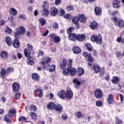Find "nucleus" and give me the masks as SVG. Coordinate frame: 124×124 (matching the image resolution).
I'll use <instances>...</instances> for the list:
<instances>
[{
  "mask_svg": "<svg viewBox=\"0 0 124 124\" xmlns=\"http://www.w3.org/2000/svg\"><path fill=\"white\" fill-rule=\"evenodd\" d=\"M28 119L27 118L24 116H21L18 118V121L21 122L22 123H23V122H26V123H28V121H27Z\"/></svg>",
  "mask_w": 124,
  "mask_h": 124,
  "instance_id": "obj_38",
  "label": "nucleus"
},
{
  "mask_svg": "<svg viewBox=\"0 0 124 124\" xmlns=\"http://www.w3.org/2000/svg\"><path fill=\"white\" fill-rule=\"evenodd\" d=\"M50 13L51 16H57L58 13H59V10L56 7H53L50 9Z\"/></svg>",
  "mask_w": 124,
  "mask_h": 124,
  "instance_id": "obj_12",
  "label": "nucleus"
},
{
  "mask_svg": "<svg viewBox=\"0 0 124 124\" xmlns=\"http://www.w3.org/2000/svg\"><path fill=\"white\" fill-rule=\"evenodd\" d=\"M66 60L63 59L62 61V63H61V68L62 69H63V68H65V66H66Z\"/></svg>",
  "mask_w": 124,
  "mask_h": 124,
  "instance_id": "obj_32",
  "label": "nucleus"
},
{
  "mask_svg": "<svg viewBox=\"0 0 124 124\" xmlns=\"http://www.w3.org/2000/svg\"><path fill=\"white\" fill-rule=\"evenodd\" d=\"M43 7V10L42 13V14L43 16H44V17H48L49 16V10L47 9H44V6Z\"/></svg>",
  "mask_w": 124,
  "mask_h": 124,
  "instance_id": "obj_21",
  "label": "nucleus"
},
{
  "mask_svg": "<svg viewBox=\"0 0 124 124\" xmlns=\"http://www.w3.org/2000/svg\"><path fill=\"white\" fill-rule=\"evenodd\" d=\"M72 62H73L72 59H70L68 60V62H67V63H69L67 65L68 67H72V64H71L72 63Z\"/></svg>",
  "mask_w": 124,
  "mask_h": 124,
  "instance_id": "obj_48",
  "label": "nucleus"
},
{
  "mask_svg": "<svg viewBox=\"0 0 124 124\" xmlns=\"http://www.w3.org/2000/svg\"><path fill=\"white\" fill-rule=\"evenodd\" d=\"M73 52L74 54H79V53H81V49L78 46H74L73 48Z\"/></svg>",
  "mask_w": 124,
  "mask_h": 124,
  "instance_id": "obj_22",
  "label": "nucleus"
},
{
  "mask_svg": "<svg viewBox=\"0 0 124 124\" xmlns=\"http://www.w3.org/2000/svg\"><path fill=\"white\" fill-rule=\"evenodd\" d=\"M94 12L95 15H101L102 11H101V8L98 7H96L94 8Z\"/></svg>",
  "mask_w": 124,
  "mask_h": 124,
  "instance_id": "obj_19",
  "label": "nucleus"
},
{
  "mask_svg": "<svg viewBox=\"0 0 124 124\" xmlns=\"http://www.w3.org/2000/svg\"><path fill=\"white\" fill-rule=\"evenodd\" d=\"M5 31L7 33H11V32H12V30L11 29L7 28Z\"/></svg>",
  "mask_w": 124,
  "mask_h": 124,
  "instance_id": "obj_56",
  "label": "nucleus"
},
{
  "mask_svg": "<svg viewBox=\"0 0 124 124\" xmlns=\"http://www.w3.org/2000/svg\"><path fill=\"white\" fill-rule=\"evenodd\" d=\"M50 36V38H53V40L55 43H58L59 41H61V38L59 36H56L55 34H52Z\"/></svg>",
  "mask_w": 124,
  "mask_h": 124,
  "instance_id": "obj_14",
  "label": "nucleus"
},
{
  "mask_svg": "<svg viewBox=\"0 0 124 124\" xmlns=\"http://www.w3.org/2000/svg\"><path fill=\"white\" fill-rule=\"evenodd\" d=\"M93 69L94 71L96 72V73H97L100 71V67H99L98 65H94L93 67Z\"/></svg>",
  "mask_w": 124,
  "mask_h": 124,
  "instance_id": "obj_36",
  "label": "nucleus"
},
{
  "mask_svg": "<svg viewBox=\"0 0 124 124\" xmlns=\"http://www.w3.org/2000/svg\"><path fill=\"white\" fill-rule=\"evenodd\" d=\"M64 18L65 19H69V18H71V15L70 14H67L64 16Z\"/></svg>",
  "mask_w": 124,
  "mask_h": 124,
  "instance_id": "obj_53",
  "label": "nucleus"
},
{
  "mask_svg": "<svg viewBox=\"0 0 124 124\" xmlns=\"http://www.w3.org/2000/svg\"><path fill=\"white\" fill-rule=\"evenodd\" d=\"M55 110L58 112H62V106L59 104L57 105L56 107H55Z\"/></svg>",
  "mask_w": 124,
  "mask_h": 124,
  "instance_id": "obj_33",
  "label": "nucleus"
},
{
  "mask_svg": "<svg viewBox=\"0 0 124 124\" xmlns=\"http://www.w3.org/2000/svg\"><path fill=\"white\" fill-rule=\"evenodd\" d=\"M85 74V71L82 68H78V76H82Z\"/></svg>",
  "mask_w": 124,
  "mask_h": 124,
  "instance_id": "obj_25",
  "label": "nucleus"
},
{
  "mask_svg": "<svg viewBox=\"0 0 124 124\" xmlns=\"http://www.w3.org/2000/svg\"><path fill=\"white\" fill-rule=\"evenodd\" d=\"M97 27H98V24L96 21H93L92 22H91L90 24V28L92 30H95L97 29Z\"/></svg>",
  "mask_w": 124,
  "mask_h": 124,
  "instance_id": "obj_17",
  "label": "nucleus"
},
{
  "mask_svg": "<svg viewBox=\"0 0 124 124\" xmlns=\"http://www.w3.org/2000/svg\"><path fill=\"white\" fill-rule=\"evenodd\" d=\"M117 41L118 43H121L122 42V44L124 43V39L121 37H118L117 39Z\"/></svg>",
  "mask_w": 124,
  "mask_h": 124,
  "instance_id": "obj_44",
  "label": "nucleus"
},
{
  "mask_svg": "<svg viewBox=\"0 0 124 124\" xmlns=\"http://www.w3.org/2000/svg\"><path fill=\"white\" fill-rule=\"evenodd\" d=\"M15 115H16V110L14 109H10L9 111L8 114L5 116V121L7 123H11V118H13Z\"/></svg>",
  "mask_w": 124,
  "mask_h": 124,
  "instance_id": "obj_2",
  "label": "nucleus"
},
{
  "mask_svg": "<svg viewBox=\"0 0 124 124\" xmlns=\"http://www.w3.org/2000/svg\"><path fill=\"white\" fill-rule=\"evenodd\" d=\"M30 110L31 111V112H35V111H36V107L33 105H32L30 107Z\"/></svg>",
  "mask_w": 124,
  "mask_h": 124,
  "instance_id": "obj_41",
  "label": "nucleus"
},
{
  "mask_svg": "<svg viewBox=\"0 0 124 124\" xmlns=\"http://www.w3.org/2000/svg\"><path fill=\"white\" fill-rule=\"evenodd\" d=\"M58 27H59V24L57 23H55L53 26V27L54 28V29H57L58 28Z\"/></svg>",
  "mask_w": 124,
  "mask_h": 124,
  "instance_id": "obj_63",
  "label": "nucleus"
},
{
  "mask_svg": "<svg viewBox=\"0 0 124 124\" xmlns=\"http://www.w3.org/2000/svg\"><path fill=\"white\" fill-rule=\"evenodd\" d=\"M32 76V79L33 81H36L38 82V81H39V76L36 74V73H33L31 75Z\"/></svg>",
  "mask_w": 124,
  "mask_h": 124,
  "instance_id": "obj_20",
  "label": "nucleus"
},
{
  "mask_svg": "<svg viewBox=\"0 0 124 124\" xmlns=\"http://www.w3.org/2000/svg\"><path fill=\"white\" fill-rule=\"evenodd\" d=\"M51 61L50 58L46 57L44 59L43 61L42 62V64L43 66V68L45 70H49V72H53L56 69V65H47L48 62Z\"/></svg>",
  "mask_w": 124,
  "mask_h": 124,
  "instance_id": "obj_1",
  "label": "nucleus"
},
{
  "mask_svg": "<svg viewBox=\"0 0 124 124\" xmlns=\"http://www.w3.org/2000/svg\"><path fill=\"white\" fill-rule=\"evenodd\" d=\"M58 95L62 99H65L66 92L65 91L61 90L58 93Z\"/></svg>",
  "mask_w": 124,
  "mask_h": 124,
  "instance_id": "obj_13",
  "label": "nucleus"
},
{
  "mask_svg": "<svg viewBox=\"0 0 124 124\" xmlns=\"http://www.w3.org/2000/svg\"><path fill=\"white\" fill-rule=\"evenodd\" d=\"M68 73H70L71 76H74L76 74V69L72 67H68L67 68H65L63 70V74L64 75H68Z\"/></svg>",
  "mask_w": 124,
  "mask_h": 124,
  "instance_id": "obj_3",
  "label": "nucleus"
},
{
  "mask_svg": "<svg viewBox=\"0 0 124 124\" xmlns=\"http://www.w3.org/2000/svg\"><path fill=\"white\" fill-rule=\"evenodd\" d=\"M78 21L80 22V23H86L87 21V18H86V16L84 14H81L78 17Z\"/></svg>",
  "mask_w": 124,
  "mask_h": 124,
  "instance_id": "obj_15",
  "label": "nucleus"
},
{
  "mask_svg": "<svg viewBox=\"0 0 124 124\" xmlns=\"http://www.w3.org/2000/svg\"><path fill=\"white\" fill-rule=\"evenodd\" d=\"M48 33H49V31L46 30V31L43 34V36H47Z\"/></svg>",
  "mask_w": 124,
  "mask_h": 124,
  "instance_id": "obj_62",
  "label": "nucleus"
},
{
  "mask_svg": "<svg viewBox=\"0 0 124 124\" xmlns=\"http://www.w3.org/2000/svg\"><path fill=\"white\" fill-rule=\"evenodd\" d=\"M75 115L77 116L78 119H80L82 117V113L80 111H78L77 113H75Z\"/></svg>",
  "mask_w": 124,
  "mask_h": 124,
  "instance_id": "obj_52",
  "label": "nucleus"
},
{
  "mask_svg": "<svg viewBox=\"0 0 124 124\" xmlns=\"http://www.w3.org/2000/svg\"><path fill=\"white\" fill-rule=\"evenodd\" d=\"M19 18L24 19V20H26V16H25V15H24V14L20 15Z\"/></svg>",
  "mask_w": 124,
  "mask_h": 124,
  "instance_id": "obj_61",
  "label": "nucleus"
},
{
  "mask_svg": "<svg viewBox=\"0 0 124 124\" xmlns=\"http://www.w3.org/2000/svg\"><path fill=\"white\" fill-rule=\"evenodd\" d=\"M74 28L72 27H69L68 30H67V32L69 34V39L72 41H75L77 39V35L75 33L71 34V31H72Z\"/></svg>",
  "mask_w": 124,
  "mask_h": 124,
  "instance_id": "obj_6",
  "label": "nucleus"
},
{
  "mask_svg": "<svg viewBox=\"0 0 124 124\" xmlns=\"http://www.w3.org/2000/svg\"><path fill=\"white\" fill-rule=\"evenodd\" d=\"M9 13L11 15H13V16H15V15H17V10L14 8H11L10 9Z\"/></svg>",
  "mask_w": 124,
  "mask_h": 124,
  "instance_id": "obj_27",
  "label": "nucleus"
},
{
  "mask_svg": "<svg viewBox=\"0 0 124 124\" xmlns=\"http://www.w3.org/2000/svg\"><path fill=\"white\" fill-rule=\"evenodd\" d=\"M73 83H74V84H76L78 86H80V85H81V82L78 80L77 78H75L73 80Z\"/></svg>",
  "mask_w": 124,
  "mask_h": 124,
  "instance_id": "obj_43",
  "label": "nucleus"
},
{
  "mask_svg": "<svg viewBox=\"0 0 124 124\" xmlns=\"http://www.w3.org/2000/svg\"><path fill=\"white\" fill-rule=\"evenodd\" d=\"M108 102L109 104H112L113 102V95L112 94H109L108 98Z\"/></svg>",
  "mask_w": 124,
  "mask_h": 124,
  "instance_id": "obj_35",
  "label": "nucleus"
},
{
  "mask_svg": "<svg viewBox=\"0 0 124 124\" xmlns=\"http://www.w3.org/2000/svg\"><path fill=\"white\" fill-rule=\"evenodd\" d=\"M26 32V29L24 27L19 26L17 29L15 33V37L17 39L21 38V34H24Z\"/></svg>",
  "mask_w": 124,
  "mask_h": 124,
  "instance_id": "obj_4",
  "label": "nucleus"
},
{
  "mask_svg": "<svg viewBox=\"0 0 124 124\" xmlns=\"http://www.w3.org/2000/svg\"><path fill=\"white\" fill-rule=\"evenodd\" d=\"M94 94L96 98H101L103 97V93L100 89H97L94 92Z\"/></svg>",
  "mask_w": 124,
  "mask_h": 124,
  "instance_id": "obj_9",
  "label": "nucleus"
},
{
  "mask_svg": "<svg viewBox=\"0 0 124 124\" xmlns=\"http://www.w3.org/2000/svg\"><path fill=\"white\" fill-rule=\"evenodd\" d=\"M47 108L49 109V110L55 109V108H56V104H54V103L51 102L48 104Z\"/></svg>",
  "mask_w": 124,
  "mask_h": 124,
  "instance_id": "obj_26",
  "label": "nucleus"
},
{
  "mask_svg": "<svg viewBox=\"0 0 124 124\" xmlns=\"http://www.w3.org/2000/svg\"><path fill=\"white\" fill-rule=\"evenodd\" d=\"M72 23H73L77 29H79L80 28V25H79V17L76 16L73 17Z\"/></svg>",
  "mask_w": 124,
  "mask_h": 124,
  "instance_id": "obj_10",
  "label": "nucleus"
},
{
  "mask_svg": "<svg viewBox=\"0 0 124 124\" xmlns=\"http://www.w3.org/2000/svg\"><path fill=\"white\" fill-rule=\"evenodd\" d=\"M120 4H121V1L118 0L113 1V6L114 8H120Z\"/></svg>",
  "mask_w": 124,
  "mask_h": 124,
  "instance_id": "obj_18",
  "label": "nucleus"
},
{
  "mask_svg": "<svg viewBox=\"0 0 124 124\" xmlns=\"http://www.w3.org/2000/svg\"><path fill=\"white\" fill-rule=\"evenodd\" d=\"M85 38H86V35L84 34L77 36V39L78 41H83Z\"/></svg>",
  "mask_w": 124,
  "mask_h": 124,
  "instance_id": "obj_23",
  "label": "nucleus"
},
{
  "mask_svg": "<svg viewBox=\"0 0 124 124\" xmlns=\"http://www.w3.org/2000/svg\"><path fill=\"white\" fill-rule=\"evenodd\" d=\"M12 89L13 92H19L20 91V84L17 82H14L12 84Z\"/></svg>",
  "mask_w": 124,
  "mask_h": 124,
  "instance_id": "obj_11",
  "label": "nucleus"
},
{
  "mask_svg": "<svg viewBox=\"0 0 124 124\" xmlns=\"http://www.w3.org/2000/svg\"><path fill=\"white\" fill-rule=\"evenodd\" d=\"M96 105L97 107H101L102 106V102L100 101H98L96 102Z\"/></svg>",
  "mask_w": 124,
  "mask_h": 124,
  "instance_id": "obj_51",
  "label": "nucleus"
},
{
  "mask_svg": "<svg viewBox=\"0 0 124 124\" xmlns=\"http://www.w3.org/2000/svg\"><path fill=\"white\" fill-rule=\"evenodd\" d=\"M39 93L38 94V97H40V98L42 97L43 95V91H42V90H40Z\"/></svg>",
  "mask_w": 124,
  "mask_h": 124,
  "instance_id": "obj_57",
  "label": "nucleus"
},
{
  "mask_svg": "<svg viewBox=\"0 0 124 124\" xmlns=\"http://www.w3.org/2000/svg\"><path fill=\"white\" fill-rule=\"evenodd\" d=\"M66 98L71 99L73 97V92L71 90H68L66 92Z\"/></svg>",
  "mask_w": 124,
  "mask_h": 124,
  "instance_id": "obj_16",
  "label": "nucleus"
},
{
  "mask_svg": "<svg viewBox=\"0 0 124 124\" xmlns=\"http://www.w3.org/2000/svg\"><path fill=\"white\" fill-rule=\"evenodd\" d=\"M27 49H28L29 51H30V52H32V50H33V46L32 45L28 44L27 45Z\"/></svg>",
  "mask_w": 124,
  "mask_h": 124,
  "instance_id": "obj_39",
  "label": "nucleus"
},
{
  "mask_svg": "<svg viewBox=\"0 0 124 124\" xmlns=\"http://www.w3.org/2000/svg\"><path fill=\"white\" fill-rule=\"evenodd\" d=\"M65 13V12L64 11V10L61 9L60 10V16H63Z\"/></svg>",
  "mask_w": 124,
  "mask_h": 124,
  "instance_id": "obj_55",
  "label": "nucleus"
},
{
  "mask_svg": "<svg viewBox=\"0 0 124 124\" xmlns=\"http://www.w3.org/2000/svg\"><path fill=\"white\" fill-rule=\"evenodd\" d=\"M66 9L68 11H70L71 10H74V7L72 5H69L67 7Z\"/></svg>",
  "mask_w": 124,
  "mask_h": 124,
  "instance_id": "obj_47",
  "label": "nucleus"
},
{
  "mask_svg": "<svg viewBox=\"0 0 124 124\" xmlns=\"http://www.w3.org/2000/svg\"><path fill=\"white\" fill-rule=\"evenodd\" d=\"M38 55L39 56H43V51H42V50H40Z\"/></svg>",
  "mask_w": 124,
  "mask_h": 124,
  "instance_id": "obj_64",
  "label": "nucleus"
},
{
  "mask_svg": "<svg viewBox=\"0 0 124 124\" xmlns=\"http://www.w3.org/2000/svg\"><path fill=\"white\" fill-rule=\"evenodd\" d=\"M5 42L8 45L10 46L12 44V40H11V38L10 37H7L5 39Z\"/></svg>",
  "mask_w": 124,
  "mask_h": 124,
  "instance_id": "obj_29",
  "label": "nucleus"
},
{
  "mask_svg": "<svg viewBox=\"0 0 124 124\" xmlns=\"http://www.w3.org/2000/svg\"><path fill=\"white\" fill-rule=\"evenodd\" d=\"M6 73V70L4 68L2 69L0 72L1 78H4V75H5Z\"/></svg>",
  "mask_w": 124,
  "mask_h": 124,
  "instance_id": "obj_37",
  "label": "nucleus"
},
{
  "mask_svg": "<svg viewBox=\"0 0 124 124\" xmlns=\"http://www.w3.org/2000/svg\"><path fill=\"white\" fill-rule=\"evenodd\" d=\"M28 62H27V64L28 65H32L33 63H34V62H33V57H30L28 59Z\"/></svg>",
  "mask_w": 124,
  "mask_h": 124,
  "instance_id": "obj_31",
  "label": "nucleus"
},
{
  "mask_svg": "<svg viewBox=\"0 0 124 124\" xmlns=\"http://www.w3.org/2000/svg\"><path fill=\"white\" fill-rule=\"evenodd\" d=\"M124 51L123 53V54H121V52L120 51H117L116 52V57L117 58H119L120 57H124Z\"/></svg>",
  "mask_w": 124,
  "mask_h": 124,
  "instance_id": "obj_45",
  "label": "nucleus"
},
{
  "mask_svg": "<svg viewBox=\"0 0 124 124\" xmlns=\"http://www.w3.org/2000/svg\"><path fill=\"white\" fill-rule=\"evenodd\" d=\"M15 97L16 99H20L21 98V93L17 92L15 93Z\"/></svg>",
  "mask_w": 124,
  "mask_h": 124,
  "instance_id": "obj_46",
  "label": "nucleus"
},
{
  "mask_svg": "<svg viewBox=\"0 0 124 124\" xmlns=\"http://www.w3.org/2000/svg\"><path fill=\"white\" fill-rule=\"evenodd\" d=\"M31 51L29 50L28 48H25L24 49V55L27 58H29L31 56Z\"/></svg>",
  "mask_w": 124,
  "mask_h": 124,
  "instance_id": "obj_30",
  "label": "nucleus"
},
{
  "mask_svg": "<svg viewBox=\"0 0 124 124\" xmlns=\"http://www.w3.org/2000/svg\"><path fill=\"white\" fill-rule=\"evenodd\" d=\"M32 120H36V113L31 112L30 114Z\"/></svg>",
  "mask_w": 124,
  "mask_h": 124,
  "instance_id": "obj_42",
  "label": "nucleus"
},
{
  "mask_svg": "<svg viewBox=\"0 0 124 124\" xmlns=\"http://www.w3.org/2000/svg\"><path fill=\"white\" fill-rule=\"evenodd\" d=\"M5 24V21L2 20H0V26H3Z\"/></svg>",
  "mask_w": 124,
  "mask_h": 124,
  "instance_id": "obj_60",
  "label": "nucleus"
},
{
  "mask_svg": "<svg viewBox=\"0 0 124 124\" xmlns=\"http://www.w3.org/2000/svg\"><path fill=\"white\" fill-rule=\"evenodd\" d=\"M62 120H66L67 119V115L65 113L62 114Z\"/></svg>",
  "mask_w": 124,
  "mask_h": 124,
  "instance_id": "obj_58",
  "label": "nucleus"
},
{
  "mask_svg": "<svg viewBox=\"0 0 124 124\" xmlns=\"http://www.w3.org/2000/svg\"><path fill=\"white\" fill-rule=\"evenodd\" d=\"M39 22L41 27H43V26L45 25V24H46V19H45V18H41L39 19Z\"/></svg>",
  "mask_w": 124,
  "mask_h": 124,
  "instance_id": "obj_34",
  "label": "nucleus"
},
{
  "mask_svg": "<svg viewBox=\"0 0 124 124\" xmlns=\"http://www.w3.org/2000/svg\"><path fill=\"white\" fill-rule=\"evenodd\" d=\"M86 46L88 51H89L90 52L93 51V47L92 46H91V44L90 43H87Z\"/></svg>",
  "mask_w": 124,
  "mask_h": 124,
  "instance_id": "obj_40",
  "label": "nucleus"
},
{
  "mask_svg": "<svg viewBox=\"0 0 124 124\" xmlns=\"http://www.w3.org/2000/svg\"><path fill=\"white\" fill-rule=\"evenodd\" d=\"M113 20L116 26H118L119 28H123V27H124V20L120 19H117L116 17L113 18Z\"/></svg>",
  "mask_w": 124,
  "mask_h": 124,
  "instance_id": "obj_7",
  "label": "nucleus"
},
{
  "mask_svg": "<svg viewBox=\"0 0 124 124\" xmlns=\"http://www.w3.org/2000/svg\"><path fill=\"white\" fill-rule=\"evenodd\" d=\"M104 74V69H101L100 72V76H102Z\"/></svg>",
  "mask_w": 124,
  "mask_h": 124,
  "instance_id": "obj_59",
  "label": "nucleus"
},
{
  "mask_svg": "<svg viewBox=\"0 0 124 124\" xmlns=\"http://www.w3.org/2000/svg\"><path fill=\"white\" fill-rule=\"evenodd\" d=\"M13 45L15 48H19L20 46V43H19V41H18V40L16 39L14 41Z\"/></svg>",
  "mask_w": 124,
  "mask_h": 124,
  "instance_id": "obj_28",
  "label": "nucleus"
},
{
  "mask_svg": "<svg viewBox=\"0 0 124 124\" xmlns=\"http://www.w3.org/2000/svg\"><path fill=\"white\" fill-rule=\"evenodd\" d=\"M120 79L118 77H113L111 79V82L113 84H118L120 81Z\"/></svg>",
  "mask_w": 124,
  "mask_h": 124,
  "instance_id": "obj_24",
  "label": "nucleus"
},
{
  "mask_svg": "<svg viewBox=\"0 0 124 124\" xmlns=\"http://www.w3.org/2000/svg\"><path fill=\"white\" fill-rule=\"evenodd\" d=\"M92 41H94L98 45H101L102 44V36L99 34L98 36L93 35L91 37Z\"/></svg>",
  "mask_w": 124,
  "mask_h": 124,
  "instance_id": "obj_5",
  "label": "nucleus"
},
{
  "mask_svg": "<svg viewBox=\"0 0 124 124\" xmlns=\"http://www.w3.org/2000/svg\"><path fill=\"white\" fill-rule=\"evenodd\" d=\"M14 71V69L12 67L8 68L6 71L7 73H11V72H13Z\"/></svg>",
  "mask_w": 124,
  "mask_h": 124,
  "instance_id": "obj_50",
  "label": "nucleus"
},
{
  "mask_svg": "<svg viewBox=\"0 0 124 124\" xmlns=\"http://www.w3.org/2000/svg\"><path fill=\"white\" fill-rule=\"evenodd\" d=\"M0 56L1 58H6L7 57V52L6 51H3Z\"/></svg>",
  "mask_w": 124,
  "mask_h": 124,
  "instance_id": "obj_49",
  "label": "nucleus"
},
{
  "mask_svg": "<svg viewBox=\"0 0 124 124\" xmlns=\"http://www.w3.org/2000/svg\"><path fill=\"white\" fill-rule=\"evenodd\" d=\"M83 56L85 58L86 61H88L91 62H93V59L92 57L91 54L88 53V52H84L83 53Z\"/></svg>",
  "mask_w": 124,
  "mask_h": 124,
  "instance_id": "obj_8",
  "label": "nucleus"
},
{
  "mask_svg": "<svg viewBox=\"0 0 124 124\" xmlns=\"http://www.w3.org/2000/svg\"><path fill=\"white\" fill-rule=\"evenodd\" d=\"M116 124H122V120L119 119L118 117H116Z\"/></svg>",
  "mask_w": 124,
  "mask_h": 124,
  "instance_id": "obj_54",
  "label": "nucleus"
}]
</instances>
